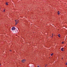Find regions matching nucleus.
I'll use <instances>...</instances> for the list:
<instances>
[{
    "label": "nucleus",
    "instance_id": "1",
    "mask_svg": "<svg viewBox=\"0 0 67 67\" xmlns=\"http://www.w3.org/2000/svg\"><path fill=\"white\" fill-rule=\"evenodd\" d=\"M26 62V60L25 59H23L22 60H21V62L22 63H25Z\"/></svg>",
    "mask_w": 67,
    "mask_h": 67
},
{
    "label": "nucleus",
    "instance_id": "2",
    "mask_svg": "<svg viewBox=\"0 0 67 67\" xmlns=\"http://www.w3.org/2000/svg\"><path fill=\"white\" fill-rule=\"evenodd\" d=\"M15 22H16V25L17 24H18V23H19V21L17 20H15Z\"/></svg>",
    "mask_w": 67,
    "mask_h": 67
},
{
    "label": "nucleus",
    "instance_id": "3",
    "mask_svg": "<svg viewBox=\"0 0 67 67\" xmlns=\"http://www.w3.org/2000/svg\"><path fill=\"white\" fill-rule=\"evenodd\" d=\"M15 27H13L12 28V31H14V30H15Z\"/></svg>",
    "mask_w": 67,
    "mask_h": 67
},
{
    "label": "nucleus",
    "instance_id": "4",
    "mask_svg": "<svg viewBox=\"0 0 67 67\" xmlns=\"http://www.w3.org/2000/svg\"><path fill=\"white\" fill-rule=\"evenodd\" d=\"M63 49H64V48H62L61 49V51H64V50H63Z\"/></svg>",
    "mask_w": 67,
    "mask_h": 67
},
{
    "label": "nucleus",
    "instance_id": "5",
    "mask_svg": "<svg viewBox=\"0 0 67 67\" xmlns=\"http://www.w3.org/2000/svg\"><path fill=\"white\" fill-rule=\"evenodd\" d=\"M58 14H60V12H59L58 11Z\"/></svg>",
    "mask_w": 67,
    "mask_h": 67
},
{
    "label": "nucleus",
    "instance_id": "6",
    "mask_svg": "<svg viewBox=\"0 0 67 67\" xmlns=\"http://www.w3.org/2000/svg\"><path fill=\"white\" fill-rule=\"evenodd\" d=\"M58 37H60V34H58Z\"/></svg>",
    "mask_w": 67,
    "mask_h": 67
},
{
    "label": "nucleus",
    "instance_id": "7",
    "mask_svg": "<svg viewBox=\"0 0 67 67\" xmlns=\"http://www.w3.org/2000/svg\"><path fill=\"white\" fill-rule=\"evenodd\" d=\"M8 3L6 2V4L7 5H8Z\"/></svg>",
    "mask_w": 67,
    "mask_h": 67
},
{
    "label": "nucleus",
    "instance_id": "8",
    "mask_svg": "<svg viewBox=\"0 0 67 67\" xmlns=\"http://www.w3.org/2000/svg\"><path fill=\"white\" fill-rule=\"evenodd\" d=\"M64 43V42H63L62 43V44H63Z\"/></svg>",
    "mask_w": 67,
    "mask_h": 67
},
{
    "label": "nucleus",
    "instance_id": "9",
    "mask_svg": "<svg viewBox=\"0 0 67 67\" xmlns=\"http://www.w3.org/2000/svg\"><path fill=\"white\" fill-rule=\"evenodd\" d=\"M65 65H67V62H66V63H65Z\"/></svg>",
    "mask_w": 67,
    "mask_h": 67
},
{
    "label": "nucleus",
    "instance_id": "10",
    "mask_svg": "<svg viewBox=\"0 0 67 67\" xmlns=\"http://www.w3.org/2000/svg\"><path fill=\"white\" fill-rule=\"evenodd\" d=\"M5 9H4L3 12H5Z\"/></svg>",
    "mask_w": 67,
    "mask_h": 67
},
{
    "label": "nucleus",
    "instance_id": "11",
    "mask_svg": "<svg viewBox=\"0 0 67 67\" xmlns=\"http://www.w3.org/2000/svg\"><path fill=\"white\" fill-rule=\"evenodd\" d=\"M51 56H52L53 54H51Z\"/></svg>",
    "mask_w": 67,
    "mask_h": 67
},
{
    "label": "nucleus",
    "instance_id": "12",
    "mask_svg": "<svg viewBox=\"0 0 67 67\" xmlns=\"http://www.w3.org/2000/svg\"><path fill=\"white\" fill-rule=\"evenodd\" d=\"M52 36H53V34H52Z\"/></svg>",
    "mask_w": 67,
    "mask_h": 67
},
{
    "label": "nucleus",
    "instance_id": "13",
    "mask_svg": "<svg viewBox=\"0 0 67 67\" xmlns=\"http://www.w3.org/2000/svg\"><path fill=\"white\" fill-rule=\"evenodd\" d=\"M63 59V58H62V59Z\"/></svg>",
    "mask_w": 67,
    "mask_h": 67
},
{
    "label": "nucleus",
    "instance_id": "14",
    "mask_svg": "<svg viewBox=\"0 0 67 67\" xmlns=\"http://www.w3.org/2000/svg\"><path fill=\"white\" fill-rule=\"evenodd\" d=\"M46 66H47V64H46Z\"/></svg>",
    "mask_w": 67,
    "mask_h": 67
},
{
    "label": "nucleus",
    "instance_id": "15",
    "mask_svg": "<svg viewBox=\"0 0 67 67\" xmlns=\"http://www.w3.org/2000/svg\"><path fill=\"white\" fill-rule=\"evenodd\" d=\"M38 67H40V66H38Z\"/></svg>",
    "mask_w": 67,
    "mask_h": 67
},
{
    "label": "nucleus",
    "instance_id": "16",
    "mask_svg": "<svg viewBox=\"0 0 67 67\" xmlns=\"http://www.w3.org/2000/svg\"><path fill=\"white\" fill-rule=\"evenodd\" d=\"M51 37H53V36H52Z\"/></svg>",
    "mask_w": 67,
    "mask_h": 67
},
{
    "label": "nucleus",
    "instance_id": "17",
    "mask_svg": "<svg viewBox=\"0 0 67 67\" xmlns=\"http://www.w3.org/2000/svg\"><path fill=\"white\" fill-rule=\"evenodd\" d=\"M52 55H53V53H52Z\"/></svg>",
    "mask_w": 67,
    "mask_h": 67
},
{
    "label": "nucleus",
    "instance_id": "18",
    "mask_svg": "<svg viewBox=\"0 0 67 67\" xmlns=\"http://www.w3.org/2000/svg\"><path fill=\"white\" fill-rule=\"evenodd\" d=\"M45 67H46V65Z\"/></svg>",
    "mask_w": 67,
    "mask_h": 67
},
{
    "label": "nucleus",
    "instance_id": "19",
    "mask_svg": "<svg viewBox=\"0 0 67 67\" xmlns=\"http://www.w3.org/2000/svg\"><path fill=\"white\" fill-rule=\"evenodd\" d=\"M10 51L11 52V50H10Z\"/></svg>",
    "mask_w": 67,
    "mask_h": 67
},
{
    "label": "nucleus",
    "instance_id": "20",
    "mask_svg": "<svg viewBox=\"0 0 67 67\" xmlns=\"http://www.w3.org/2000/svg\"><path fill=\"white\" fill-rule=\"evenodd\" d=\"M1 65V64H0V65Z\"/></svg>",
    "mask_w": 67,
    "mask_h": 67
},
{
    "label": "nucleus",
    "instance_id": "21",
    "mask_svg": "<svg viewBox=\"0 0 67 67\" xmlns=\"http://www.w3.org/2000/svg\"><path fill=\"white\" fill-rule=\"evenodd\" d=\"M1 8H0V9Z\"/></svg>",
    "mask_w": 67,
    "mask_h": 67
}]
</instances>
